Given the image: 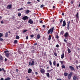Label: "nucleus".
Here are the masks:
<instances>
[{"label": "nucleus", "mask_w": 80, "mask_h": 80, "mask_svg": "<svg viewBox=\"0 0 80 80\" xmlns=\"http://www.w3.org/2000/svg\"><path fill=\"white\" fill-rule=\"evenodd\" d=\"M53 30H54V27H53L50 29L49 30L48 32V34H49L50 32L51 33H53Z\"/></svg>", "instance_id": "nucleus-1"}, {"label": "nucleus", "mask_w": 80, "mask_h": 80, "mask_svg": "<svg viewBox=\"0 0 80 80\" xmlns=\"http://www.w3.org/2000/svg\"><path fill=\"white\" fill-rule=\"evenodd\" d=\"M69 35L68 32H66L65 34H64V37H65L66 39H67V38L68 37V36Z\"/></svg>", "instance_id": "nucleus-2"}, {"label": "nucleus", "mask_w": 80, "mask_h": 80, "mask_svg": "<svg viewBox=\"0 0 80 80\" xmlns=\"http://www.w3.org/2000/svg\"><path fill=\"white\" fill-rule=\"evenodd\" d=\"M29 65L30 66L31 65H32V66H33V65H34V61H32V63L31 62H29Z\"/></svg>", "instance_id": "nucleus-3"}, {"label": "nucleus", "mask_w": 80, "mask_h": 80, "mask_svg": "<svg viewBox=\"0 0 80 80\" xmlns=\"http://www.w3.org/2000/svg\"><path fill=\"white\" fill-rule=\"evenodd\" d=\"M70 21H68L67 22V29L68 30H69V28H70Z\"/></svg>", "instance_id": "nucleus-4"}, {"label": "nucleus", "mask_w": 80, "mask_h": 80, "mask_svg": "<svg viewBox=\"0 0 80 80\" xmlns=\"http://www.w3.org/2000/svg\"><path fill=\"white\" fill-rule=\"evenodd\" d=\"M22 19L23 20H26L28 19V17L27 16H25L22 18Z\"/></svg>", "instance_id": "nucleus-5"}, {"label": "nucleus", "mask_w": 80, "mask_h": 80, "mask_svg": "<svg viewBox=\"0 0 80 80\" xmlns=\"http://www.w3.org/2000/svg\"><path fill=\"white\" fill-rule=\"evenodd\" d=\"M72 72H70L68 76V78L69 80H70V78H71V77L72 76Z\"/></svg>", "instance_id": "nucleus-6"}, {"label": "nucleus", "mask_w": 80, "mask_h": 80, "mask_svg": "<svg viewBox=\"0 0 80 80\" xmlns=\"http://www.w3.org/2000/svg\"><path fill=\"white\" fill-rule=\"evenodd\" d=\"M28 22L29 23H30V24H32L33 23V21H32V19H29L28 21Z\"/></svg>", "instance_id": "nucleus-7"}, {"label": "nucleus", "mask_w": 80, "mask_h": 80, "mask_svg": "<svg viewBox=\"0 0 80 80\" xmlns=\"http://www.w3.org/2000/svg\"><path fill=\"white\" fill-rule=\"evenodd\" d=\"M66 25V21L65 20H64L63 21V24L62 25V27H65Z\"/></svg>", "instance_id": "nucleus-8"}, {"label": "nucleus", "mask_w": 80, "mask_h": 80, "mask_svg": "<svg viewBox=\"0 0 80 80\" xmlns=\"http://www.w3.org/2000/svg\"><path fill=\"white\" fill-rule=\"evenodd\" d=\"M7 9H10V8H12V5L11 4L8 5L7 7Z\"/></svg>", "instance_id": "nucleus-9"}, {"label": "nucleus", "mask_w": 80, "mask_h": 80, "mask_svg": "<svg viewBox=\"0 0 80 80\" xmlns=\"http://www.w3.org/2000/svg\"><path fill=\"white\" fill-rule=\"evenodd\" d=\"M40 71L41 73H45V70L43 69H41Z\"/></svg>", "instance_id": "nucleus-10"}, {"label": "nucleus", "mask_w": 80, "mask_h": 80, "mask_svg": "<svg viewBox=\"0 0 80 80\" xmlns=\"http://www.w3.org/2000/svg\"><path fill=\"white\" fill-rule=\"evenodd\" d=\"M69 68L71 70H75V68L73 67L72 66H69Z\"/></svg>", "instance_id": "nucleus-11"}, {"label": "nucleus", "mask_w": 80, "mask_h": 80, "mask_svg": "<svg viewBox=\"0 0 80 80\" xmlns=\"http://www.w3.org/2000/svg\"><path fill=\"white\" fill-rule=\"evenodd\" d=\"M8 32H6V33H5V37L7 38V37H8Z\"/></svg>", "instance_id": "nucleus-12"}, {"label": "nucleus", "mask_w": 80, "mask_h": 80, "mask_svg": "<svg viewBox=\"0 0 80 80\" xmlns=\"http://www.w3.org/2000/svg\"><path fill=\"white\" fill-rule=\"evenodd\" d=\"M32 69L30 68H29L28 71V73H31V72H32Z\"/></svg>", "instance_id": "nucleus-13"}, {"label": "nucleus", "mask_w": 80, "mask_h": 80, "mask_svg": "<svg viewBox=\"0 0 80 80\" xmlns=\"http://www.w3.org/2000/svg\"><path fill=\"white\" fill-rule=\"evenodd\" d=\"M40 35L38 34L37 35V38L38 39H39L40 38Z\"/></svg>", "instance_id": "nucleus-14"}, {"label": "nucleus", "mask_w": 80, "mask_h": 80, "mask_svg": "<svg viewBox=\"0 0 80 80\" xmlns=\"http://www.w3.org/2000/svg\"><path fill=\"white\" fill-rule=\"evenodd\" d=\"M51 35H49L48 36V40H49V41H50V40H51Z\"/></svg>", "instance_id": "nucleus-15"}, {"label": "nucleus", "mask_w": 80, "mask_h": 80, "mask_svg": "<svg viewBox=\"0 0 80 80\" xmlns=\"http://www.w3.org/2000/svg\"><path fill=\"white\" fill-rule=\"evenodd\" d=\"M46 75L48 78H50V74L48 73H47Z\"/></svg>", "instance_id": "nucleus-16"}, {"label": "nucleus", "mask_w": 80, "mask_h": 80, "mask_svg": "<svg viewBox=\"0 0 80 80\" xmlns=\"http://www.w3.org/2000/svg\"><path fill=\"white\" fill-rule=\"evenodd\" d=\"M76 17L77 18H78H78H79V17H78V12H77V14L76 15Z\"/></svg>", "instance_id": "nucleus-17"}, {"label": "nucleus", "mask_w": 80, "mask_h": 80, "mask_svg": "<svg viewBox=\"0 0 80 80\" xmlns=\"http://www.w3.org/2000/svg\"><path fill=\"white\" fill-rule=\"evenodd\" d=\"M68 53H71V51H70V49L68 48Z\"/></svg>", "instance_id": "nucleus-18"}, {"label": "nucleus", "mask_w": 80, "mask_h": 80, "mask_svg": "<svg viewBox=\"0 0 80 80\" xmlns=\"http://www.w3.org/2000/svg\"><path fill=\"white\" fill-rule=\"evenodd\" d=\"M53 65L54 66H56V61H54L53 62Z\"/></svg>", "instance_id": "nucleus-19"}, {"label": "nucleus", "mask_w": 80, "mask_h": 80, "mask_svg": "<svg viewBox=\"0 0 80 80\" xmlns=\"http://www.w3.org/2000/svg\"><path fill=\"white\" fill-rule=\"evenodd\" d=\"M73 80H77V77L74 76L73 78Z\"/></svg>", "instance_id": "nucleus-20"}, {"label": "nucleus", "mask_w": 80, "mask_h": 80, "mask_svg": "<svg viewBox=\"0 0 80 80\" xmlns=\"http://www.w3.org/2000/svg\"><path fill=\"white\" fill-rule=\"evenodd\" d=\"M64 53H63V54H62L61 56V58H64Z\"/></svg>", "instance_id": "nucleus-21"}, {"label": "nucleus", "mask_w": 80, "mask_h": 80, "mask_svg": "<svg viewBox=\"0 0 80 80\" xmlns=\"http://www.w3.org/2000/svg\"><path fill=\"white\" fill-rule=\"evenodd\" d=\"M6 56L7 57H9V54L8 53H6Z\"/></svg>", "instance_id": "nucleus-22"}, {"label": "nucleus", "mask_w": 80, "mask_h": 80, "mask_svg": "<svg viewBox=\"0 0 80 80\" xmlns=\"http://www.w3.org/2000/svg\"><path fill=\"white\" fill-rule=\"evenodd\" d=\"M20 38V37L18 36H16V39H19Z\"/></svg>", "instance_id": "nucleus-23"}, {"label": "nucleus", "mask_w": 80, "mask_h": 80, "mask_svg": "<svg viewBox=\"0 0 80 80\" xmlns=\"http://www.w3.org/2000/svg\"><path fill=\"white\" fill-rule=\"evenodd\" d=\"M23 9V8H21L20 9H18V11H20V10H22Z\"/></svg>", "instance_id": "nucleus-24"}, {"label": "nucleus", "mask_w": 80, "mask_h": 80, "mask_svg": "<svg viewBox=\"0 0 80 80\" xmlns=\"http://www.w3.org/2000/svg\"><path fill=\"white\" fill-rule=\"evenodd\" d=\"M18 41H17V40H15L14 42V43L15 44H16V43H17Z\"/></svg>", "instance_id": "nucleus-25"}, {"label": "nucleus", "mask_w": 80, "mask_h": 80, "mask_svg": "<svg viewBox=\"0 0 80 80\" xmlns=\"http://www.w3.org/2000/svg\"><path fill=\"white\" fill-rule=\"evenodd\" d=\"M64 33V31H62L61 32V35H63Z\"/></svg>", "instance_id": "nucleus-26"}, {"label": "nucleus", "mask_w": 80, "mask_h": 80, "mask_svg": "<svg viewBox=\"0 0 80 80\" xmlns=\"http://www.w3.org/2000/svg\"><path fill=\"white\" fill-rule=\"evenodd\" d=\"M29 12H30V11H29V10H27L26 11V13L27 14L28 13H29Z\"/></svg>", "instance_id": "nucleus-27"}, {"label": "nucleus", "mask_w": 80, "mask_h": 80, "mask_svg": "<svg viewBox=\"0 0 80 80\" xmlns=\"http://www.w3.org/2000/svg\"><path fill=\"white\" fill-rule=\"evenodd\" d=\"M64 76H67L68 75V73L67 72H65L64 73Z\"/></svg>", "instance_id": "nucleus-28"}, {"label": "nucleus", "mask_w": 80, "mask_h": 80, "mask_svg": "<svg viewBox=\"0 0 80 80\" xmlns=\"http://www.w3.org/2000/svg\"><path fill=\"white\" fill-rule=\"evenodd\" d=\"M54 55H55V57H57V52H54Z\"/></svg>", "instance_id": "nucleus-29"}, {"label": "nucleus", "mask_w": 80, "mask_h": 80, "mask_svg": "<svg viewBox=\"0 0 80 80\" xmlns=\"http://www.w3.org/2000/svg\"><path fill=\"white\" fill-rule=\"evenodd\" d=\"M2 36H3V33H0V38H1Z\"/></svg>", "instance_id": "nucleus-30"}, {"label": "nucleus", "mask_w": 80, "mask_h": 80, "mask_svg": "<svg viewBox=\"0 0 80 80\" xmlns=\"http://www.w3.org/2000/svg\"><path fill=\"white\" fill-rule=\"evenodd\" d=\"M63 19H61L60 21V23H62V22H63Z\"/></svg>", "instance_id": "nucleus-31"}, {"label": "nucleus", "mask_w": 80, "mask_h": 80, "mask_svg": "<svg viewBox=\"0 0 80 80\" xmlns=\"http://www.w3.org/2000/svg\"><path fill=\"white\" fill-rule=\"evenodd\" d=\"M11 78H8L6 79H4V80H10Z\"/></svg>", "instance_id": "nucleus-32"}, {"label": "nucleus", "mask_w": 80, "mask_h": 80, "mask_svg": "<svg viewBox=\"0 0 80 80\" xmlns=\"http://www.w3.org/2000/svg\"><path fill=\"white\" fill-rule=\"evenodd\" d=\"M3 57H2V56L0 57V59H1V60H3Z\"/></svg>", "instance_id": "nucleus-33"}, {"label": "nucleus", "mask_w": 80, "mask_h": 80, "mask_svg": "<svg viewBox=\"0 0 80 80\" xmlns=\"http://www.w3.org/2000/svg\"><path fill=\"white\" fill-rule=\"evenodd\" d=\"M2 70H3V71L4 73H5V72H6V71H5V70L3 68H2Z\"/></svg>", "instance_id": "nucleus-34"}, {"label": "nucleus", "mask_w": 80, "mask_h": 80, "mask_svg": "<svg viewBox=\"0 0 80 80\" xmlns=\"http://www.w3.org/2000/svg\"><path fill=\"white\" fill-rule=\"evenodd\" d=\"M21 13H18V17H20L21 16Z\"/></svg>", "instance_id": "nucleus-35"}, {"label": "nucleus", "mask_w": 80, "mask_h": 80, "mask_svg": "<svg viewBox=\"0 0 80 80\" xmlns=\"http://www.w3.org/2000/svg\"><path fill=\"white\" fill-rule=\"evenodd\" d=\"M30 37H31V38H33L34 37V35L33 34L31 35H30Z\"/></svg>", "instance_id": "nucleus-36"}, {"label": "nucleus", "mask_w": 80, "mask_h": 80, "mask_svg": "<svg viewBox=\"0 0 80 80\" xmlns=\"http://www.w3.org/2000/svg\"><path fill=\"white\" fill-rule=\"evenodd\" d=\"M41 8H43V7H44V5L42 4L41 5Z\"/></svg>", "instance_id": "nucleus-37"}, {"label": "nucleus", "mask_w": 80, "mask_h": 80, "mask_svg": "<svg viewBox=\"0 0 80 80\" xmlns=\"http://www.w3.org/2000/svg\"><path fill=\"white\" fill-rule=\"evenodd\" d=\"M8 52H9V51L8 50L5 51L4 52V53H8Z\"/></svg>", "instance_id": "nucleus-38"}, {"label": "nucleus", "mask_w": 80, "mask_h": 80, "mask_svg": "<svg viewBox=\"0 0 80 80\" xmlns=\"http://www.w3.org/2000/svg\"><path fill=\"white\" fill-rule=\"evenodd\" d=\"M62 68H65V66L64 65H63L62 66Z\"/></svg>", "instance_id": "nucleus-39"}, {"label": "nucleus", "mask_w": 80, "mask_h": 80, "mask_svg": "<svg viewBox=\"0 0 80 80\" xmlns=\"http://www.w3.org/2000/svg\"><path fill=\"white\" fill-rule=\"evenodd\" d=\"M27 30H24L23 31V33H25V32H27Z\"/></svg>", "instance_id": "nucleus-40"}, {"label": "nucleus", "mask_w": 80, "mask_h": 80, "mask_svg": "<svg viewBox=\"0 0 80 80\" xmlns=\"http://www.w3.org/2000/svg\"><path fill=\"white\" fill-rule=\"evenodd\" d=\"M35 52V50H32V53H34Z\"/></svg>", "instance_id": "nucleus-41"}, {"label": "nucleus", "mask_w": 80, "mask_h": 80, "mask_svg": "<svg viewBox=\"0 0 80 80\" xmlns=\"http://www.w3.org/2000/svg\"><path fill=\"white\" fill-rule=\"evenodd\" d=\"M3 38H0V41H3Z\"/></svg>", "instance_id": "nucleus-42"}, {"label": "nucleus", "mask_w": 80, "mask_h": 80, "mask_svg": "<svg viewBox=\"0 0 80 80\" xmlns=\"http://www.w3.org/2000/svg\"><path fill=\"white\" fill-rule=\"evenodd\" d=\"M58 38H59V37H58V35H56V38H57V39H58Z\"/></svg>", "instance_id": "nucleus-43"}, {"label": "nucleus", "mask_w": 80, "mask_h": 80, "mask_svg": "<svg viewBox=\"0 0 80 80\" xmlns=\"http://www.w3.org/2000/svg\"><path fill=\"white\" fill-rule=\"evenodd\" d=\"M56 47L58 48V47H59V45H58V44H57L56 46Z\"/></svg>", "instance_id": "nucleus-44"}, {"label": "nucleus", "mask_w": 80, "mask_h": 80, "mask_svg": "<svg viewBox=\"0 0 80 80\" xmlns=\"http://www.w3.org/2000/svg\"><path fill=\"white\" fill-rule=\"evenodd\" d=\"M61 63L62 64H63V61H60Z\"/></svg>", "instance_id": "nucleus-45"}, {"label": "nucleus", "mask_w": 80, "mask_h": 80, "mask_svg": "<svg viewBox=\"0 0 80 80\" xmlns=\"http://www.w3.org/2000/svg\"><path fill=\"white\" fill-rule=\"evenodd\" d=\"M59 66H60V65H59V63L57 64V66L58 67H59Z\"/></svg>", "instance_id": "nucleus-46"}, {"label": "nucleus", "mask_w": 80, "mask_h": 80, "mask_svg": "<svg viewBox=\"0 0 80 80\" xmlns=\"http://www.w3.org/2000/svg\"><path fill=\"white\" fill-rule=\"evenodd\" d=\"M37 45V42H36L34 44V46H35V45Z\"/></svg>", "instance_id": "nucleus-47"}, {"label": "nucleus", "mask_w": 80, "mask_h": 80, "mask_svg": "<svg viewBox=\"0 0 80 80\" xmlns=\"http://www.w3.org/2000/svg\"><path fill=\"white\" fill-rule=\"evenodd\" d=\"M64 42H66V43H67V40H66V39H64Z\"/></svg>", "instance_id": "nucleus-48"}, {"label": "nucleus", "mask_w": 80, "mask_h": 80, "mask_svg": "<svg viewBox=\"0 0 80 80\" xmlns=\"http://www.w3.org/2000/svg\"><path fill=\"white\" fill-rule=\"evenodd\" d=\"M49 64L51 65H52V62H51V61H49Z\"/></svg>", "instance_id": "nucleus-49"}, {"label": "nucleus", "mask_w": 80, "mask_h": 80, "mask_svg": "<svg viewBox=\"0 0 80 80\" xmlns=\"http://www.w3.org/2000/svg\"><path fill=\"white\" fill-rule=\"evenodd\" d=\"M1 23H2V24H3V23H4V22H3V21H1Z\"/></svg>", "instance_id": "nucleus-50"}, {"label": "nucleus", "mask_w": 80, "mask_h": 80, "mask_svg": "<svg viewBox=\"0 0 80 80\" xmlns=\"http://www.w3.org/2000/svg\"><path fill=\"white\" fill-rule=\"evenodd\" d=\"M62 16H64V15H65V13L64 12H63L62 14Z\"/></svg>", "instance_id": "nucleus-51"}, {"label": "nucleus", "mask_w": 80, "mask_h": 80, "mask_svg": "<svg viewBox=\"0 0 80 80\" xmlns=\"http://www.w3.org/2000/svg\"><path fill=\"white\" fill-rule=\"evenodd\" d=\"M28 36H26V40H28Z\"/></svg>", "instance_id": "nucleus-52"}, {"label": "nucleus", "mask_w": 80, "mask_h": 80, "mask_svg": "<svg viewBox=\"0 0 80 80\" xmlns=\"http://www.w3.org/2000/svg\"><path fill=\"white\" fill-rule=\"evenodd\" d=\"M35 74L36 75H38V72H35Z\"/></svg>", "instance_id": "nucleus-53"}, {"label": "nucleus", "mask_w": 80, "mask_h": 80, "mask_svg": "<svg viewBox=\"0 0 80 80\" xmlns=\"http://www.w3.org/2000/svg\"><path fill=\"white\" fill-rule=\"evenodd\" d=\"M30 3H31V2H28V4H30Z\"/></svg>", "instance_id": "nucleus-54"}, {"label": "nucleus", "mask_w": 80, "mask_h": 80, "mask_svg": "<svg viewBox=\"0 0 80 80\" xmlns=\"http://www.w3.org/2000/svg\"><path fill=\"white\" fill-rule=\"evenodd\" d=\"M73 1H71V4H73Z\"/></svg>", "instance_id": "nucleus-55"}, {"label": "nucleus", "mask_w": 80, "mask_h": 80, "mask_svg": "<svg viewBox=\"0 0 80 80\" xmlns=\"http://www.w3.org/2000/svg\"><path fill=\"white\" fill-rule=\"evenodd\" d=\"M4 80V79H3V78H1L0 79V80Z\"/></svg>", "instance_id": "nucleus-56"}, {"label": "nucleus", "mask_w": 80, "mask_h": 80, "mask_svg": "<svg viewBox=\"0 0 80 80\" xmlns=\"http://www.w3.org/2000/svg\"><path fill=\"white\" fill-rule=\"evenodd\" d=\"M40 23H42V21H40Z\"/></svg>", "instance_id": "nucleus-57"}, {"label": "nucleus", "mask_w": 80, "mask_h": 80, "mask_svg": "<svg viewBox=\"0 0 80 80\" xmlns=\"http://www.w3.org/2000/svg\"><path fill=\"white\" fill-rule=\"evenodd\" d=\"M42 27H43V28H45V25H43Z\"/></svg>", "instance_id": "nucleus-58"}, {"label": "nucleus", "mask_w": 80, "mask_h": 80, "mask_svg": "<svg viewBox=\"0 0 80 80\" xmlns=\"http://www.w3.org/2000/svg\"><path fill=\"white\" fill-rule=\"evenodd\" d=\"M44 56H47V54L46 53H44Z\"/></svg>", "instance_id": "nucleus-59"}, {"label": "nucleus", "mask_w": 80, "mask_h": 80, "mask_svg": "<svg viewBox=\"0 0 80 80\" xmlns=\"http://www.w3.org/2000/svg\"><path fill=\"white\" fill-rule=\"evenodd\" d=\"M18 69H16V72H18Z\"/></svg>", "instance_id": "nucleus-60"}, {"label": "nucleus", "mask_w": 80, "mask_h": 80, "mask_svg": "<svg viewBox=\"0 0 80 80\" xmlns=\"http://www.w3.org/2000/svg\"><path fill=\"white\" fill-rule=\"evenodd\" d=\"M76 68H77V69H78V66L76 67Z\"/></svg>", "instance_id": "nucleus-61"}, {"label": "nucleus", "mask_w": 80, "mask_h": 80, "mask_svg": "<svg viewBox=\"0 0 80 80\" xmlns=\"http://www.w3.org/2000/svg\"><path fill=\"white\" fill-rule=\"evenodd\" d=\"M57 80H62V79H57Z\"/></svg>", "instance_id": "nucleus-62"}, {"label": "nucleus", "mask_w": 80, "mask_h": 80, "mask_svg": "<svg viewBox=\"0 0 80 80\" xmlns=\"http://www.w3.org/2000/svg\"><path fill=\"white\" fill-rule=\"evenodd\" d=\"M78 7H80V3H79V4Z\"/></svg>", "instance_id": "nucleus-63"}, {"label": "nucleus", "mask_w": 80, "mask_h": 80, "mask_svg": "<svg viewBox=\"0 0 80 80\" xmlns=\"http://www.w3.org/2000/svg\"><path fill=\"white\" fill-rule=\"evenodd\" d=\"M27 80H30V79L29 78H28V79H27Z\"/></svg>", "instance_id": "nucleus-64"}]
</instances>
